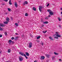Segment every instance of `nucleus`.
<instances>
[{
  "label": "nucleus",
  "instance_id": "57",
  "mask_svg": "<svg viewBox=\"0 0 62 62\" xmlns=\"http://www.w3.org/2000/svg\"><path fill=\"white\" fill-rule=\"evenodd\" d=\"M1 53V52L0 51V54Z\"/></svg>",
  "mask_w": 62,
  "mask_h": 62
},
{
  "label": "nucleus",
  "instance_id": "27",
  "mask_svg": "<svg viewBox=\"0 0 62 62\" xmlns=\"http://www.w3.org/2000/svg\"><path fill=\"white\" fill-rule=\"evenodd\" d=\"M3 29L1 28V27H0V31H3Z\"/></svg>",
  "mask_w": 62,
  "mask_h": 62
},
{
  "label": "nucleus",
  "instance_id": "23",
  "mask_svg": "<svg viewBox=\"0 0 62 62\" xmlns=\"http://www.w3.org/2000/svg\"><path fill=\"white\" fill-rule=\"evenodd\" d=\"M4 33L5 35H6V36H8V34L7 32H4Z\"/></svg>",
  "mask_w": 62,
  "mask_h": 62
},
{
  "label": "nucleus",
  "instance_id": "25",
  "mask_svg": "<svg viewBox=\"0 0 62 62\" xmlns=\"http://www.w3.org/2000/svg\"><path fill=\"white\" fill-rule=\"evenodd\" d=\"M54 54L55 55H58V53H55V52H54Z\"/></svg>",
  "mask_w": 62,
  "mask_h": 62
},
{
  "label": "nucleus",
  "instance_id": "30",
  "mask_svg": "<svg viewBox=\"0 0 62 62\" xmlns=\"http://www.w3.org/2000/svg\"><path fill=\"white\" fill-rule=\"evenodd\" d=\"M55 58V57H54V56H53L52 57V60H54V59Z\"/></svg>",
  "mask_w": 62,
  "mask_h": 62
},
{
  "label": "nucleus",
  "instance_id": "47",
  "mask_svg": "<svg viewBox=\"0 0 62 62\" xmlns=\"http://www.w3.org/2000/svg\"><path fill=\"white\" fill-rule=\"evenodd\" d=\"M24 35H22V37H24Z\"/></svg>",
  "mask_w": 62,
  "mask_h": 62
},
{
  "label": "nucleus",
  "instance_id": "53",
  "mask_svg": "<svg viewBox=\"0 0 62 62\" xmlns=\"http://www.w3.org/2000/svg\"><path fill=\"white\" fill-rule=\"evenodd\" d=\"M47 5H48V6H49V3H48Z\"/></svg>",
  "mask_w": 62,
  "mask_h": 62
},
{
  "label": "nucleus",
  "instance_id": "42",
  "mask_svg": "<svg viewBox=\"0 0 62 62\" xmlns=\"http://www.w3.org/2000/svg\"><path fill=\"white\" fill-rule=\"evenodd\" d=\"M41 23H44V22H43V20H41Z\"/></svg>",
  "mask_w": 62,
  "mask_h": 62
},
{
  "label": "nucleus",
  "instance_id": "46",
  "mask_svg": "<svg viewBox=\"0 0 62 62\" xmlns=\"http://www.w3.org/2000/svg\"><path fill=\"white\" fill-rule=\"evenodd\" d=\"M47 31H45V33H46V32H47Z\"/></svg>",
  "mask_w": 62,
  "mask_h": 62
},
{
  "label": "nucleus",
  "instance_id": "32",
  "mask_svg": "<svg viewBox=\"0 0 62 62\" xmlns=\"http://www.w3.org/2000/svg\"><path fill=\"white\" fill-rule=\"evenodd\" d=\"M11 39L12 40H13V39H14V37H12Z\"/></svg>",
  "mask_w": 62,
  "mask_h": 62
},
{
  "label": "nucleus",
  "instance_id": "22",
  "mask_svg": "<svg viewBox=\"0 0 62 62\" xmlns=\"http://www.w3.org/2000/svg\"><path fill=\"white\" fill-rule=\"evenodd\" d=\"M40 38V36H38L37 37V39H39Z\"/></svg>",
  "mask_w": 62,
  "mask_h": 62
},
{
  "label": "nucleus",
  "instance_id": "37",
  "mask_svg": "<svg viewBox=\"0 0 62 62\" xmlns=\"http://www.w3.org/2000/svg\"><path fill=\"white\" fill-rule=\"evenodd\" d=\"M4 1H5L6 2H7L8 1V0H3Z\"/></svg>",
  "mask_w": 62,
  "mask_h": 62
},
{
  "label": "nucleus",
  "instance_id": "20",
  "mask_svg": "<svg viewBox=\"0 0 62 62\" xmlns=\"http://www.w3.org/2000/svg\"><path fill=\"white\" fill-rule=\"evenodd\" d=\"M47 11L48 12H49V13H50V12H51V11H51V10L50 9H49L48 10H47Z\"/></svg>",
  "mask_w": 62,
  "mask_h": 62
},
{
  "label": "nucleus",
  "instance_id": "31",
  "mask_svg": "<svg viewBox=\"0 0 62 62\" xmlns=\"http://www.w3.org/2000/svg\"><path fill=\"white\" fill-rule=\"evenodd\" d=\"M24 56L25 57V58H26V59H28V58L26 56V55L25 54L24 55Z\"/></svg>",
  "mask_w": 62,
  "mask_h": 62
},
{
  "label": "nucleus",
  "instance_id": "44",
  "mask_svg": "<svg viewBox=\"0 0 62 62\" xmlns=\"http://www.w3.org/2000/svg\"><path fill=\"white\" fill-rule=\"evenodd\" d=\"M15 40H17V39L16 38H15L14 39Z\"/></svg>",
  "mask_w": 62,
  "mask_h": 62
},
{
  "label": "nucleus",
  "instance_id": "11",
  "mask_svg": "<svg viewBox=\"0 0 62 62\" xmlns=\"http://www.w3.org/2000/svg\"><path fill=\"white\" fill-rule=\"evenodd\" d=\"M26 55V56H29V53L28 52H26L25 53Z\"/></svg>",
  "mask_w": 62,
  "mask_h": 62
},
{
  "label": "nucleus",
  "instance_id": "17",
  "mask_svg": "<svg viewBox=\"0 0 62 62\" xmlns=\"http://www.w3.org/2000/svg\"><path fill=\"white\" fill-rule=\"evenodd\" d=\"M24 3L26 5H27V4H28V2H27V1H25V2H24Z\"/></svg>",
  "mask_w": 62,
  "mask_h": 62
},
{
  "label": "nucleus",
  "instance_id": "34",
  "mask_svg": "<svg viewBox=\"0 0 62 62\" xmlns=\"http://www.w3.org/2000/svg\"><path fill=\"white\" fill-rule=\"evenodd\" d=\"M23 6H25V3H24V2L23 3Z\"/></svg>",
  "mask_w": 62,
  "mask_h": 62
},
{
  "label": "nucleus",
  "instance_id": "58",
  "mask_svg": "<svg viewBox=\"0 0 62 62\" xmlns=\"http://www.w3.org/2000/svg\"><path fill=\"white\" fill-rule=\"evenodd\" d=\"M48 5H47L46 7H48Z\"/></svg>",
  "mask_w": 62,
  "mask_h": 62
},
{
  "label": "nucleus",
  "instance_id": "59",
  "mask_svg": "<svg viewBox=\"0 0 62 62\" xmlns=\"http://www.w3.org/2000/svg\"><path fill=\"white\" fill-rule=\"evenodd\" d=\"M62 17V15L61 16Z\"/></svg>",
  "mask_w": 62,
  "mask_h": 62
},
{
  "label": "nucleus",
  "instance_id": "18",
  "mask_svg": "<svg viewBox=\"0 0 62 62\" xmlns=\"http://www.w3.org/2000/svg\"><path fill=\"white\" fill-rule=\"evenodd\" d=\"M49 39H50L51 40H53L54 39H53V38L51 37H49Z\"/></svg>",
  "mask_w": 62,
  "mask_h": 62
},
{
  "label": "nucleus",
  "instance_id": "39",
  "mask_svg": "<svg viewBox=\"0 0 62 62\" xmlns=\"http://www.w3.org/2000/svg\"><path fill=\"white\" fill-rule=\"evenodd\" d=\"M48 17H51V15H49L48 16Z\"/></svg>",
  "mask_w": 62,
  "mask_h": 62
},
{
  "label": "nucleus",
  "instance_id": "54",
  "mask_svg": "<svg viewBox=\"0 0 62 62\" xmlns=\"http://www.w3.org/2000/svg\"><path fill=\"white\" fill-rule=\"evenodd\" d=\"M61 10H62V8H61Z\"/></svg>",
  "mask_w": 62,
  "mask_h": 62
},
{
  "label": "nucleus",
  "instance_id": "50",
  "mask_svg": "<svg viewBox=\"0 0 62 62\" xmlns=\"http://www.w3.org/2000/svg\"><path fill=\"white\" fill-rule=\"evenodd\" d=\"M37 42H39V41H37Z\"/></svg>",
  "mask_w": 62,
  "mask_h": 62
},
{
  "label": "nucleus",
  "instance_id": "8",
  "mask_svg": "<svg viewBox=\"0 0 62 62\" xmlns=\"http://www.w3.org/2000/svg\"><path fill=\"white\" fill-rule=\"evenodd\" d=\"M15 5L16 8L18 7V4H17V2H15Z\"/></svg>",
  "mask_w": 62,
  "mask_h": 62
},
{
  "label": "nucleus",
  "instance_id": "4",
  "mask_svg": "<svg viewBox=\"0 0 62 62\" xmlns=\"http://www.w3.org/2000/svg\"><path fill=\"white\" fill-rule=\"evenodd\" d=\"M19 59L20 61H22L23 60V58L21 57H19Z\"/></svg>",
  "mask_w": 62,
  "mask_h": 62
},
{
  "label": "nucleus",
  "instance_id": "26",
  "mask_svg": "<svg viewBox=\"0 0 62 62\" xmlns=\"http://www.w3.org/2000/svg\"><path fill=\"white\" fill-rule=\"evenodd\" d=\"M8 10L9 11H11V9L9 8H8Z\"/></svg>",
  "mask_w": 62,
  "mask_h": 62
},
{
  "label": "nucleus",
  "instance_id": "55",
  "mask_svg": "<svg viewBox=\"0 0 62 62\" xmlns=\"http://www.w3.org/2000/svg\"><path fill=\"white\" fill-rule=\"evenodd\" d=\"M61 14L62 15V12H61Z\"/></svg>",
  "mask_w": 62,
  "mask_h": 62
},
{
  "label": "nucleus",
  "instance_id": "49",
  "mask_svg": "<svg viewBox=\"0 0 62 62\" xmlns=\"http://www.w3.org/2000/svg\"><path fill=\"white\" fill-rule=\"evenodd\" d=\"M43 33H45V32H44V31H43Z\"/></svg>",
  "mask_w": 62,
  "mask_h": 62
},
{
  "label": "nucleus",
  "instance_id": "28",
  "mask_svg": "<svg viewBox=\"0 0 62 62\" xmlns=\"http://www.w3.org/2000/svg\"><path fill=\"white\" fill-rule=\"evenodd\" d=\"M28 14L27 13H26L25 15V16H28Z\"/></svg>",
  "mask_w": 62,
  "mask_h": 62
},
{
  "label": "nucleus",
  "instance_id": "48",
  "mask_svg": "<svg viewBox=\"0 0 62 62\" xmlns=\"http://www.w3.org/2000/svg\"><path fill=\"white\" fill-rule=\"evenodd\" d=\"M44 25H42V27L44 26Z\"/></svg>",
  "mask_w": 62,
  "mask_h": 62
},
{
  "label": "nucleus",
  "instance_id": "60",
  "mask_svg": "<svg viewBox=\"0 0 62 62\" xmlns=\"http://www.w3.org/2000/svg\"><path fill=\"white\" fill-rule=\"evenodd\" d=\"M20 2H21V1H20Z\"/></svg>",
  "mask_w": 62,
  "mask_h": 62
},
{
  "label": "nucleus",
  "instance_id": "6",
  "mask_svg": "<svg viewBox=\"0 0 62 62\" xmlns=\"http://www.w3.org/2000/svg\"><path fill=\"white\" fill-rule=\"evenodd\" d=\"M6 20L8 22H9V18L8 17H7L6 19Z\"/></svg>",
  "mask_w": 62,
  "mask_h": 62
},
{
  "label": "nucleus",
  "instance_id": "5",
  "mask_svg": "<svg viewBox=\"0 0 62 62\" xmlns=\"http://www.w3.org/2000/svg\"><path fill=\"white\" fill-rule=\"evenodd\" d=\"M19 54L22 56H24V55H25V54H23V53H22V52H19Z\"/></svg>",
  "mask_w": 62,
  "mask_h": 62
},
{
  "label": "nucleus",
  "instance_id": "12",
  "mask_svg": "<svg viewBox=\"0 0 62 62\" xmlns=\"http://www.w3.org/2000/svg\"><path fill=\"white\" fill-rule=\"evenodd\" d=\"M45 58V57L44 56H41L40 57V59H44Z\"/></svg>",
  "mask_w": 62,
  "mask_h": 62
},
{
  "label": "nucleus",
  "instance_id": "51",
  "mask_svg": "<svg viewBox=\"0 0 62 62\" xmlns=\"http://www.w3.org/2000/svg\"><path fill=\"white\" fill-rule=\"evenodd\" d=\"M2 5H3V6L4 5H5V4H2Z\"/></svg>",
  "mask_w": 62,
  "mask_h": 62
},
{
  "label": "nucleus",
  "instance_id": "52",
  "mask_svg": "<svg viewBox=\"0 0 62 62\" xmlns=\"http://www.w3.org/2000/svg\"><path fill=\"white\" fill-rule=\"evenodd\" d=\"M43 20V19L42 18H41V21H42Z\"/></svg>",
  "mask_w": 62,
  "mask_h": 62
},
{
  "label": "nucleus",
  "instance_id": "3",
  "mask_svg": "<svg viewBox=\"0 0 62 62\" xmlns=\"http://www.w3.org/2000/svg\"><path fill=\"white\" fill-rule=\"evenodd\" d=\"M42 8V6H39V9L40 12H41V9Z\"/></svg>",
  "mask_w": 62,
  "mask_h": 62
},
{
  "label": "nucleus",
  "instance_id": "21",
  "mask_svg": "<svg viewBox=\"0 0 62 62\" xmlns=\"http://www.w3.org/2000/svg\"><path fill=\"white\" fill-rule=\"evenodd\" d=\"M9 5H12V3L11 2V0L9 1Z\"/></svg>",
  "mask_w": 62,
  "mask_h": 62
},
{
  "label": "nucleus",
  "instance_id": "33",
  "mask_svg": "<svg viewBox=\"0 0 62 62\" xmlns=\"http://www.w3.org/2000/svg\"><path fill=\"white\" fill-rule=\"evenodd\" d=\"M2 37V34L0 35V38H1Z\"/></svg>",
  "mask_w": 62,
  "mask_h": 62
},
{
  "label": "nucleus",
  "instance_id": "2",
  "mask_svg": "<svg viewBox=\"0 0 62 62\" xmlns=\"http://www.w3.org/2000/svg\"><path fill=\"white\" fill-rule=\"evenodd\" d=\"M29 48H31L32 47V43L31 42L29 43Z\"/></svg>",
  "mask_w": 62,
  "mask_h": 62
},
{
  "label": "nucleus",
  "instance_id": "41",
  "mask_svg": "<svg viewBox=\"0 0 62 62\" xmlns=\"http://www.w3.org/2000/svg\"><path fill=\"white\" fill-rule=\"evenodd\" d=\"M11 42L12 43H14V41H12V42Z\"/></svg>",
  "mask_w": 62,
  "mask_h": 62
},
{
  "label": "nucleus",
  "instance_id": "14",
  "mask_svg": "<svg viewBox=\"0 0 62 62\" xmlns=\"http://www.w3.org/2000/svg\"><path fill=\"white\" fill-rule=\"evenodd\" d=\"M8 21H5L4 22V24H8Z\"/></svg>",
  "mask_w": 62,
  "mask_h": 62
},
{
  "label": "nucleus",
  "instance_id": "40",
  "mask_svg": "<svg viewBox=\"0 0 62 62\" xmlns=\"http://www.w3.org/2000/svg\"><path fill=\"white\" fill-rule=\"evenodd\" d=\"M16 39H18V37H16Z\"/></svg>",
  "mask_w": 62,
  "mask_h": 62
},
{
  "label": "nucleus",
  "instance_id": "19",
  "mask_svg": "<svg viewBox=\"0 0 62 62\" xmlns=\"http://www.w3.org/2000/svg\"><path fill=\"white\" fill-rule=\"evenodd\" d=\"M11 42H12V40H11L10 39L9 40V43H11Z\"/></svg>",
  "mask_w": 62,
  "mask_h": 62
},
{
  "label": "nucleus",
  "instance_id": "1",
  "mask_svg": "<svg viewBox=\"0 0 62 62\" xmlns=\"http://www.w3.org/2000/svg\"><path fill=\"white\" fill-rule=\"evenodd\" d=\"M59 34V33H58V32H56V34L54 35L53 37H54V36H56V37H55L54 38V39H58V38H61V36L60 35H59L58 34Z\"/></svg>",
  "mask_w": 62,
  "mask_h": 62
},
{
  "label": "nucleus",
  "instance_id": "7",
  "mask_svg": "<svg viewBox=\"0 0 62 62\" xmlns=\"http://www.w3.org/2000/svg\"><path fill=\"white\" fill-rule=\"evenodd\" d=\"M0 26L3 27L4 26H5V24H4L3 23H0Z\"/></svg>",
  "mask_w": 62,
  "mask_h": 62
},
{
  "label": "nucleus",
  "instance_id": "29",
  "mask_svg": "<svg viewBox=\"0 0 62 62\" xmlns=\"http://www.w3.org/2000/svg\"><path fill=\"white\" fill-rule=\"evenodd\" d=\"M15 24L16 25V26H18V24L17 23H16Z\"/></svg>",
  "mask_w": 62,
  "mask_h": 62
},
{
  "label": "nucleus",
  "instance_id": "36",
  "mask_svg": "<svg viewBox=\"0 0 62 62\" xmlns=\"http://www.w3.org/2000/svg\"><path fill=\"white\" fill-rule=\"evenodd\" d=\"M41 44L42 45H43V43L42 42V43H41Z\"/></svg>",
  "mask_w": 62,
  "mask_h": 62
},
{
  "label": "nucleus",
  "instance_id": "24",
  "mask_svg": "<svg viewBox=\"0 0 62 62\" xmlns=\"http://www.w3.org/2000/svg\"><path fill=\"white\" fill-rule=\"evenodd\" d=\"M58 19L59 21H61V19H60V17H58Z\"/></svg>",
  "mask_w": 62,
  "mask_h": 62
},
{
  "label": "nucleus",
  "instance_id": "16",
  "mask_svg": "<svg viewBox=\"0 0 62 62\" xmlns=\"http://www.w3.org/2000/svg\"><path fill=\"white\" fill-rule=\"evenodd\" d=\"M11 52V50L10 49H8V53H10V52Z\"/></svg>",
  "mask_w": 62,
  "mask_h": 62
},
{
  "label": "nucleus",
  "instance_id": "56",
  "mask_svg": "<svg viewBox=\"0 0 62 62\" xmlns=\"http://www.w3.org/2000/svg\"><path fill=\"white\" fill-rule=\"evenodd\" d=\"M59 26L60 27H61V26Z\"/></svg>",
  "mask_w": 62,
  "mask_h": 62
},
{
  "label": "nucleus",
  "instance_id": "13",
  "mask_svg": "<svg viewBox=\"0 0 62 62\" xmlns=\"http://www.w3.org/2000/svg\"><path fill=\"white\" fill-rule=\"evenodd\" d=\"M33 10L34 11H36V8H35V7H33Z\"/></svg>",
  "mask_w": 62,
  "mask_h": 62
},
{
  "label": "nucleus",
  "instance_id": "45",
  "mask_svg": "<svg viewBox=\"0 0 62 62\" xmlns=\"http://www.w3.org/2000/svg\"><path fill=\"white\" fill-rule=\"evenodd\" d=\"M34 62H37V61H34Z\"/></svg>",
  "mask_w": 62,
  "mask_h": 62
},
{
  "label": "nucleus",
  "instance_id": "35",
  "mask_svg": "<svg viewBox=\"0 0 62 62\" xmlns=\"http://www.w3.org/2000/svg\"><path fill=\"white\" fill-rule=\"evenodd\" d=\"M48 17H46L45 19H48Z\"/></svg>",
  "mask_w": 62,
  "mask_h": 62
},
{
  "label": "nucleus",
  "instance_id": "43",
  "mask_svg": "<svg viewBox=\"0 0 62 62\" xmlns=\"http://www.w3.org/2000/svg\"><path fill=\"white\" fill-rule=\"evenodd\" d=\"M16 34V35H18V34L17 33H15Z\"/></svg>",
  "mask_w": 62,
  "mask_h": 62
},
{
  "label": "nucleus",
  "instance_id": "9",
  "mask_svg": "<svg viewBox=\"0 0 62 62\" xmlns=\"http://www.w3.org/2000/svg\"><path fill=\"white\" fill-rule=\"evenodd\" d=\"M49 14L50 15H54V14L53 12H52V11L51 12H49Z\"/></svg>",
  "mask_w": 62,
  "mask_h": 62
},
{
  "label": "nucleus",
  "instance_id": "38",
  "mask_svg": "<svg viewBox=\"0 0 62 62\" xmlns=\"http://www.w3.org/2000/svg\"><path fill=\"white\" fill-rule=\"evenodd\" d=\"M59 61H62V60L61 59H59Z\"/></svg>",
  "mask_w": 62,
  "mask_h": 62
},
{
  "label": "nucleus",
  "instance_id": "10",
  "mask_svg": "<svg viewBox=\"0 0 62 62\" xmlns=\"http://www.w3.org/2000/svg\"><path fill=\"white\" fill-rule=\"evenodd\" d=\"M46 56L47 57V58H49L50 57H49V56H50V55H49V54H45Z\"/></svg>",
  "mask_w": 62,
  "mask_h": 62
},
{
  "label": "nucleus",
  "instance_id": "15",
  "mask_svg": "<svg viewBox=\"0 0 62 62\" xmlns=\"http://www.w3.org/2000/svg\"><path fill=\"white\" fill-rule=\"evenodd\" d=\"M44 23V24H47V23H48V21H46L43 22Z\"/></svg>",
  "mask_w": 62,
  "mask_h": 62
}]
</instances>
